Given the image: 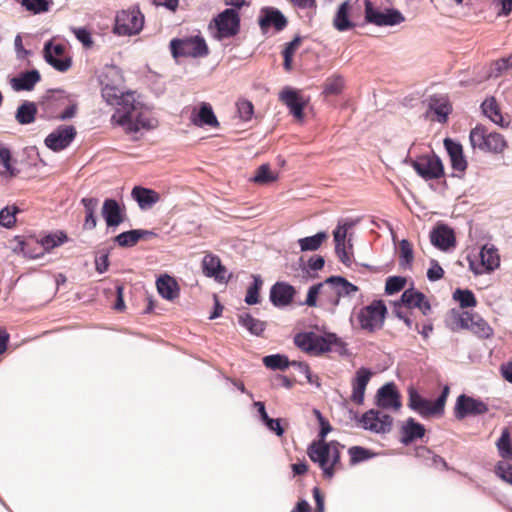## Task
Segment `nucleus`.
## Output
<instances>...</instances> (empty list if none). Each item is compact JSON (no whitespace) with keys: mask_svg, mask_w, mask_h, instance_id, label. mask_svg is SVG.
Instances as JSON below:
<instances>
[{"mask_svg":"<svg viewBox=\"0 0 512 512\" xmlns=\"http://www.w3.org/2000/svg\"><path fill=\"white\" fill-rule=\"evenodd\" d=\"M39 118L51 120H69L75 117L78 103L64 89H48L39 99Z\"/></svg>","mask_w":512,"mask_h":512,"instance_id":"1","label":"nucleus"},{"mask_svg":"<svg viewBox=\"0 0 512 512\" xmlns=\"http://www.w3.org/2000/svg\"><path fill=\"white\" fill-rule=\"evenodd\" d=\"M343 448L344 445L337 440H331L320 445L309 444L307 455L313 463L319 466L323 478L330 480L337 471L344 469L341 461V450Z\"/></svg>","mask_w":512,"mask_h":512,"instance_id":"2","label":"nucleus"},{"mask_svg":"<svg viewBox=\"0 0 512 512\" xmlns=\"http://www.w3.org/2000/svg\"><path fill=\"white\" fill-rule=\"evenodd\" d=\"M343 448L344 445L337 440H331L320 445L309 444L307 455L313 463L319 466L323 478L330 480L337 471L344 469L341 461V450Z\"/></svg>","mask_w":512,"mask_h":512,"instance_id":"3","label":"nucleus"},{"mask_svg":"<svg viewBox=\"0 0 512 512\" xmlns=\"http://www.w3.org/2000/svg\"><path fill=\"white\" fill-rule=\"evenodd\" d=\"M408 403L409 409L420 415L422 418H429L443 415L445 412L446 400L448 398V383L442 386L439 396L430 400L413 386L408 387Z\"/></svg>","mask_w":512,"mask_h":512,"instance_id":"4","label":"nucleus"},{"mask_svg":"<svg viewBox=\"0 0 512 512\" xmlns=\"http://www.w3.org/2000/svg\"><path fill=\"white\" fill-rule=\"evenodd\" d=\"M470 145L473 149L482 152L500 154L507 148V141L504 136L495 131H489L482 124H477L469 134Z\"/></svg>","mask_w":512,"mask_h":512,"instance_id":"5","label":"nucleus"},{"mask_svg":"<svg viewBox=\"0 0 512 512\" xmlns=\"http://www.w3.org/2000/svg\"><path fill=\"white\" fill-rule=\"evenodd\" d=\"M452 330H468L481 339L493 336V328L478 313L472 311L452 310Z\"/></svg>","mask_w":512,"mask_h":512,"instance_id":"6","label":"nucleus"},{"mask_svg":"<svg viewBox=\"0 0 512 512\" xmlns=\"http://www.w3.org/2000/svg\"><path fill=\"white\" fill-rule=\"evenodd\" d=\"M169 48L174 59L181 57L202 58L209 54V48L204 37L198 33L170 40Z\"/></svg>","mask_w":512,"mask_h":512,"instance_id":"7","label":"nucleus"},{"mask_svg":"<svg viewBox=\"0 0 512 512\" xmlns=\"http://www.w3.org/2000/svg\"><path fill=\"white\" fill-rule=\"evenodd\" d=\"M208 27L218 41L235 37L241 29L240 13L235 9H224L212 18Z\"/></svg>","mask_w":512,"mask_h":512,"instance_id":"8","label":"nucleus"},{"mask_svg":"<svg viewBox=\"0 0 512 512\" xmlns=\"http://www.w3.org/2000/svg\"><path fill=\"white\" fill-rule=\"evenodd\" d=\"M387 314L388 309L385 302L382 299H376L360 309L357 319L361 329L374 333L382 329Z\"/></svg>","mask_w":512,"mask_h":512,"instance_id":"9","label":"nucleus"},{"mask_svg":"<svg viewBox=\"0 0 512 512\" xmlns=\"http://www.w3.org/2000/svg\"><path fill=\"white\" fill-rule=\"evenodd\" d=\"M144 26V15L138 6L122 10L115 16L113 33L119 36L139 34Z\"/></svg>","mask_w":512,"mask_h":512,"instance_id":"10","label":"nucleus"},{"mask_svg":"<svg viewBox=\"0 0 512 512\" xmlns=\"http://www.w3.org/2000/svg\"><path fill=\"white\" fill-rule=\"evenodd\" d=\"M293 342L298 349L312 356L331 352L328 332L317 334L313 331H301L295 334Z\"/></svg>","mask_w":512,"mask_h":512,"instance_id":"11","label":"nucleus"},{"mask_svg":"<svg viewBox=\"0 0 512 512\" xmlns=\"http://www.w3.org/2000/svg\"><path fill=\"white\" fill-rule=\"evenodd\" d=\"M101 216L105 221L107 233H113L127 219L126 207L115 198H106L101 208Z\"/></svg>","mask_w":512,"mask_h":512,"instance_id":"12","label":"nucleus"},{"mask_svg":"<svg viewBox=\"0 0 512 512\" xmlns=\"http://www.w3.org/2000/svg\"><path fill=\"white\" fill-rule=\"evenodd\" d=\"M65 45L55 43L53 39L45 42L43 47V58L47 64L59 72H66L72 66V58L64 56Z\"/></svg>","mask_w":512,"mask_h":512,"instance_id":"13","label":"nucleus"},{"mask_svg":"<svg viewBox=\"0 0 512 512\" xmlns=\"http://www.w3.org/2000/svg\"><path fill=\"white\" fill-rule=\"evenodd\" d=\"M412 167L425 180L437 179L445 174L443 162L435 153L413 160Z\"/></svg>","mask_w":512,"mask_h":512,"instance_id":"14","label":"nucleus"},{"mask_svg":"<svg viewBox=\"0 0 512 512\" xmlns=\"http://www.w3.org/2000/svg\"><path fill=\"white\" fill-rule=\"evenodd\" d=\"M258 25L263 34H266L270 28L279 33L287 27L288 19L278 8L264 6L260 9Z\"/></svg>","mask_w":512,"mask_h":512,"instance_id":"15","label":"nucleus"},{"mask_svg":"<svg viewBox=\"0 0 512 512\" xmlns=\"http://www.w3.org/2000/svg\"><path fill=\"white\" fill-rule=\"evenodd\" d=\"M76 136L77 131L73 125H59L46 136L44 144L51 151L60 152L70 146Z\"/></svg>","mask_w":512,"mask_h":512,"instance_id":"16","label":"nucleus"},{"mask_svg":"<svg viewBox=\"0 0 512 512\" xmlns=\"http://www.w3.org/2000/svg\"><path fill=\"white\" fill-rule=\"evenodd\" d=\"M296 294L297 290L292 284L277 281L270 288L269 301L275 308L282 309L293 303Z\"/></svg>","mask_w":512,"mask_h":512,"instance_id":"17","label":"nucleus"},{"mask_svg":"<svg viewBox=\"0 0 512 512\" xmlns=\"http://www.w3.org/2000/svg\"><path fill=\"white\" fill-rule=\"evenodd\" d=\"M487 411L488 406L486 403L465 394H462L457 398L454 407V415L459 420H462L467 416L482 415Z\"/></svg>","mask_w":512,"mask_h":512,"instance_id":"18","label":"nucleus"},{"mask_svg":"<svg viewBox=\"0 0 512 512\" xmlns=\"http://www.w3.org/2000/svg\"><path fill=\"white\" fill-rule=\"evenodd\" d=\"M112 120H116V123L125 127L127 133H137L141 129L150 130L153 128L151 120L145 117L142 113H138L135 118L133 114L130 115L129 111L117 110L112 116Z\"/></svg>","mask_w":512,"mask_h":512,"instance_id":"19","label":"nucleus"},{"mask_svg":"<svg viewBox=\"0 0 512 512\" xmlns=\"http://www.w3.org/2000/svg\"><path fill=\"white\" fill-rule=\"evenodd\" d=\"M279 99L287 106L290 114L299 121L304 119V109L308 103L298 90L292 87H285L279 93Z\"/></svg>","mask_w":512,"mask_h":512,"instance_id":"20","label":"nucleus"},{"mask_svg":"<svg viewBox=\"0 0 512 512\" xmlns=\"http://www.w3.org/2000/svg\"><path fill=\"white\" fill-rule=\"evenodd\" d=\"M358 0L352 2V0L343 1L337 8L333 18V27L338 32H346L356 27H363V24L352 19L353 6Z\"/></svg>","mask_w":512,"mask_h":512,"instance_id":"21","label":"nucleus"},{"mask_svg":"<svg viewBox=\"0 0 512 512\" xmlns=\"http://www.w3.org/2000/svg\"><path fill=\"white\" fill-rule=\"evenodd\" d=\"M375 404L382 409H400L401 395L394 382H387L377 390Z\"/></svg>","mask_w":512,"mask_h":512,"instance_id":"22","label":"nucleus"},{"mask_svg":"<svg viewBox=\"0 0 512 512\" xmlns=\"http://www.w3.org/2000/svg\"><path fill=\"white\" fill-rule=\"evenodd\" d=\"M479 258V263L469 260L470 268L476 275L493 271L500 264L499 255L494 248L484 246L479 253Z\"/></svg>","mask_w":512,"mask_h":512,"instance_id":"23","label":"nucleus"},{"mask_svg":"<svg viewBox=\"0 0 512 512\" xmlns=\"http://www.w3.org/2000/svg\"><path fill=\"white\" fill-rule=\"evenodd\" d=\"M41 74L38 69L21 71L9 79V84L15 92L32 91L41 81Z\"/></svg>","mask_w":512,"mask_h":512,"instance_id":"24","label":"nucleus"},{"mask_svg":"<svg viewBox=\"0 0 512 512\" xmlns=\"http://www.w3.org/2000/svg\"><path fill=\"white\" fill-rule=\"evenodd\" d=\"M372 377V371L366 367H360L356 373L355 377L352 380V395L351 400L357 404L361 405L364 402L365 390L366 387Z\"/></svg>","mask_w":512,"mask_h":512,"instance_id":"25","label":"nucleus"},{"mask_svg":"<svg viewBox=\"0 0 512 512\" xmlns=\"http://www.w3.org/2000/svg\"><path fill=\"white\" fill-rule=\"evenodd\" d=\"M202 271L206 277L222 282L225 280L227 270L217 255L209 253L202 259Z\"/></svg>","mask_w":512,"mask_h":512,"instance_id":"26","label":"nucleus"},{"mask_svg":"<svg viewBox=\"0 0 512 512\" xmlns=\"http://www.w3.org/2000/svg\"><path fill=\"white\" fill-rule=\"evenodd\" d=\"M131 197L141 210L150 209L160 200V194L157 191L143 186L133 187Z\"/></svg>","mask_w":512,"mask_h":512,"instance_id":"27","label":"nucleus"},{"mask_svg":"<svg viewBox=\"0 0 512 512\" xmlns=\"http://www.w3.org/2000/svg\"><path fill=\"white\" fill-rule=\"evenodd\" d=\"M324 283H327V286L333 288L340 300L345 297H351L359 291L357 285L351 283L341 275H331L324 280Z\"/></svg>","mask_w":512,"mask_h":512,"instance_id":"28","label":"nucleus"},{"mask_svg":"<svg viewBox=\"0 0 512 512\" xmlns=\"http://www.w3.org/2000/svg\"><path fill=\"white\" fill-rule=\"evenodd\" d=\"M190 120L197 127H218L219 122L213 111L212 106L207 102H202L198 111H193Z\"/></svg>","mask_w":512,"mask_h":512,"instance_id":"29","label":"nucleus"},{"mask_svg":"<svg viewBox=\"0 0 512 512\" xmlns=\"http://www.w3.org/2000/svg\"><path fill=\"white\" fill-rule=\"evenodd\" d=\"M156 286L159 295L168 301L179 297L180 286L176 279L168 274H162L156 279Z\"/></svg>","mask_w":512,"mask_h":512,"instance_id":"30","label":"nucleus"},{"mask_svg":"<svg viewBox=\"0 0 512 512\" xmlns=\"http://www.w3.org/2000/svg\"><path fill=\"white\" fill-rule=\"evenodd\" d=\"M426 429L423 424L417 422L414 418L409 417L405 424L401 427L400 442L404 445H410L417 439H421L425 435Z\"/></svg>","mask_w":512,"mask_h":512,"instance_id":"31","label":"nucleus"},{"mask_svg":"<svg viewBox=\"0 0 512 512\" xmlns=\"http://www.w3.org/2000/svg\"><path fill=\"white\" fill-rule=\"evenodd\" d=\"M39 111V101L36 103L29 100H23L15 111V120L20 125L32 124L35 122Z\"/></svg>","mask_w":512,"mask_h":512,"instance_id":"32","label":"nucleus"},{"mask_svg":"<svg viewBox=\"0 0 512 512\" xmlns=\"http://www.w3.org/2000/svg\"><path fill=\"white\" fill-rule=\"evenodd\" d=\"M426 117L439 123L448 122V100L442 102L437 95H432L429 99Z\"/></svg>","mask_w":512,"mask_h":512,"instance_id":"33","label":"nucleus"},{"mask_svg":"<svg viewBox=\"0 0 512 512\" xmlns=\"http://www.w3.org/2000/svg\"><path fill=\"white\" fill-rule=\"evenodd\" d=\"M80 203L85 211L83 229L87 231L95 229L98 222L96 211L99 206V199L97 197H83Z\"/></svg>","mask_w":512,"mask_h":512,"instance_id":"34","label":"nucleus"},{"mask_svg":"<svg viewBox=\"0 0 512 512\" xmlns=\"http://www.w3.org/2000/svg\"><path fill=\"white\" fill-rule=\"evenodd\" d=\"M237 318L238 324L253 336L260 337L266 330L267 323L253 317L249 312L240 313Z\"/></svg>","mask_w":512,"mask_h":512,"instance_id":"35","label":"nucleus"},{"mask_svg":"<svg viewBox=\"0 0 512 512\" xmlns=\"http://www.w3.org/2000/svg\"><path fill=\"white\" fill-rule=\"evenodd\" d=\"M429 238L435 248L448 252V223L438 221L430 231Z\"/></svg>","mask_w":512,"mask_h":512,"instance_id":"36","label":"nucleus"},{"mask_svg":"<svg viewBox=\"0 0 512 512\" xmlns=\"http://www.w3.org/2000/svg\"><path fill=\"white\" fill-rule=\"evenodd\" d=\"M68 241V235L66 232L62 230H58L56 232H50L42 236L38 243L43 254L45 252H49L52 249L61 246L62 244Z\"/></svg>","mask_w":512,"mask_h":512,"instance_id":"37","label":"nucleus"},{"mask_svg":"<svg viewBox=\"0 0 512 512\" xmlns=\"http://www.w3.org/2000/svg\"><path fill=\"white\" fill-rule=\"evenodd\" d=\"M450 163L453 170L460 173L457 174L458 177H461L468 166L462 145L452 140H450Z\"/></svg>","mask_w":512,"mask_h":512,"instance_id":"38","label":"nucleus"},{"mask_svg":"<svg viewBox=\"0 0 512 512\" xmlns=\"http://www.w3.org/2000/svg\"><path fill=\"white\" fill-rule=\"evenodd\" d=\"M483 114L488 117L493 123L505 127L507 124L504 122L499 104L494 97L487 98L481 105Z\"/></svg>","mask_w":512,"mask_h":512,"instance_id":"39","label":"nucleus"},{"mask_svg":"<svg viewBox=\"0 0 512 512\" xmlns=\"http://www.w3.org/2000/svg\"><path fill=\"white\" fill-rule=\"evenodd\" d=\"M425 297L426 295L423 292L412 285L403 291L400 299L396 300V305H403L409 309L418 308Z\"/></svg>","mask_w":512,"mask_h":512,"instance_id":"40","label":"nucleus"},{"mask_svg":"<svg viewBox=\"0 0 512 512\" xmlns=\"http://www.w3.org/2000/svg\"><path fill=\"white\" fill-rule=\"evenodd\" d=\"M327 239L328 233L326 231H319L312 236L299 238L297 243L301 252H313L317 251Z\"/></svg>","mask_w":512,"mask_h":512,"instance_id":"41","label":"nucleus"},{"mask_svg":"<svg viewBox=\"0 0 512 512\" xmlns=\"http://www.w3.org/2000/svg\"><path fill=\"white\" fill-rule=\"evenodd\" d=\"M340 302L341 300L337 296L336 292L332 287H329L327 289H323L322 296L319 300V307L323 311L331 315H335Z\"/></svg>","mask_w":512,"mask_h":512,"instance_id":"42","label":"nucleus"},{"mask_svg":"<svg viewBox=\"0 0 512 512\" xmlns=\"http://www.w3.org/2000/svg\"><path fill=\"white\" fill-rule=\"evenodd\" d=\"M252 283L248 286L244 302L247 305H257L260 303V291L263 286V279L259 274H252Z\"/></svg>","mask_w":512,"mask_h":512,"instance_id":"43","label":"nucleus"},{"mask_svg":"<svg viewBox=\"0 0 512 512\" xmlns=\"http://www.w3.org/2000/svg\"><path fill=\"white\" fill-rule=\"evenodd\" d=\"M13 240L17 243L16 246L12 248V251L15 254H22L24 257L30 258V259H38L43 256V251H41L38 243H36V248L38 250L36 252V251H29V245H31L30 240L24 239L20 235H16Z\"/></svg>","mask_w":512,"mask_h":512,"instance_id":"44","label":"nucleus"},{"mask_svg":"<svg viewBox=\"0 0 512 512\" xmlns=\"http://www.w3.org/2000/svg\"><path fill=\"white\" fill-rule=\"evenodd\" d=\"M405 21L402 12L396 8L390 7L383 9L380 19L376 26H395Z\"/></svg>","mask_w":512,"mask_h":512,"instance_id":"45","label":"nucleus"},{"mask_svg":"<svg viewBox=\"0 0 512 512\" xmlns=\"http://www.w3.org/2000/svg\"><path fill=\"white\" fill-rule=\"evenodd\" d=\"M20 5L33 15L46 13L53 5V0H16Z\"/></svg>","mask_w":512,"mask_h":512,"instance_id":"46","label":"nucleus"},{"mask_svg":"<svg viewBox=\"0 0 512 512\" xmlns=\"http://www.w3.org/2000/svg\"><path fill=\"white\" fill-rule=\"evenodd\" d=\"M262 361L266 368L271 369L273 371H283L290 366V360L288 356H286L285 354L277 353L266 355L263 357Z\"/></svg>","mask_w":512,"mask_h":512,"instance_id":"47","label":"nucleus"},{"mask_svg":"<svg viewBox=\"0 0 512 512\" xmlns=\"http://www.w3.org/2000/svg\"><path fill=\"white\" fill-rule=\"evenodd\" d=\"M452 297L461 309L474 308L478 303L474 293L469 289L458 288L453 292Z\"/></svg>","mask_w":512,"mask_h":512,"instance_id":"48","label":"nucleus"},{"mask_svg":"<svg viewBox=\"0 0 512 512\" xmlns=\"http://www.w3.org/2000/svg\"><path fill=\"white\" fill-rule=\"evenodd\" d=\"M21 212V209L13 204L7 205L0 210V226L11 229L15 226L17 219L16 215Z\"/></svg>","mask_w":512,"mask_h":512,"instance_id":"49","label":"nucleus"},{"mask_svg":"<svg viewBox=\"0 0 512 512\" xmlns=\"http://www.w3.org/2000/svg\"><path fill=\"white\" fill-rule=\"evenodd\" d=\"M350 456V464L356 465L367 460H370L376 456V453L369 448L362 446H352L348 449Z\"/></svg>","mask_w":512,"mask_h":512,"instance_id":"50","label":"nucleus"},{"mask_svg":"<svg viewBox=\"0 0 512 512\" xmlns=\"http://www.w3.org/2000/svg\"><path fill=\"white\" fill-rule=\"evenodd\" d=\"M399 265L404 269L412 267L414 251L411 243L407 239H402L399 243Z\"/></svg>","mask_w":512,"mask_h":512,"instance_id":"51","label":"nucleus"},{"mask_svg":"<svg viewBox=\"0 0 512 512\" xmlns=\"http://www.w3.org/2000/svg\"><path fill=\"white\" fill-rule=\"evenodd\" d=\"M113 242L121 248L134 247L138 242V234L136 229H130L119 233L113 239Z\"/></svg>","mask_w":512,"mask_h":512,"instance_id":"52","label":"nucleus"},{"mask_svg":"<svg viewBox=\"0 0 512 512\" xmlns=\"http://www.w3.org/2000/svg\"><path fill=\"white\" fill-rule=\"evenodd\" d=\"M382 11L383 10L375 6L371 0H364V20L360 22V24H363V27L366 24L377 25Z\"/></svg>","mask_w":512,"mask_h":512,"instance_id":"53","label":"nucleus"},{"mask_svg":"<svg viewBox=\"0 0 512 512\" xmlns=\"http://www.w3.org/2000/svg\"><path fill=\"white\" fill-rule=\"evenodd\" d=\"M324 286H327V283L324 281L311 285L308 288L306 298L303 302H300V305H305L307 307H319V295L322 296V291Z\"/></svg>","mask_w":512,"mask_h":512,"instance_id":"54","label":"nucleus"},{"mask_svg":"<svg viewBox=\"0 0 512 512\" xmlns=\"http://www.w3.org/2000/svg\"><path fill=\"white\" fill-rule=\"evenodd\" d=\"M418 455L424 458L425 464L427 466L435 467L436 469L446 470L448 469V464L444 458L439 455L434 454L431 450L423 448L418 451Z\"/></svg>","mask_w":512,"mask_h":512,"instance_id":"55","label":"nucleus"},{"mask_svg":"<svg viewBox=\"0 0 512 512\" xmlns=\"http://www.w3.org/2000/svg\"><path fill=\"white\" fill-rule=\"evenodd\" d=\"M496 446L498 448L499 455L503 459H512V444L510 432L507 428L502 430L501 436L498 439Z\"/></svg>","mask_w":512,"mask_h":512,"instance_id":"56","label":"nucleus"},{"mask_svg":"<svg viewBox=\"0 0 512 512\" xmlns=\"http://www.w3.org/2000/svg\"><path fill=\"white\" fill-rule=\"evenodd\" d=\"M278 179V174H274L271 172L270 165L268 163H264L260 165L255 175L251 178V180L258 184H268L274 182Z\"/></svg>","mask_w":512,"mask_h":512,"instance_id":"57","label":"nucleus"},{"mask_svg":"<svg viewBox=\"0 0 512 512\" xmlns=\"http://www.w3.org/2000/svg\"><path fill=\"white\" fill-rule=\"evenodd\" d=\"M406 283H407V279L404 276H398V275L389 276L385 282V288H384L385 294L386 295H394V294L402 291L405 288Z\"/></svg>","mask_w":512,"mask_h":512,"instance_id":"58","label":"nucleus"},{"mask_svg":"<svg viewBox=\"0 0 512 512\" xmlns=\"http://www.w3.org/2000/svg\"><path fill=\"white\" fill-rule=\"evenodd\" d=\"M0 163L5 168L9 177L13 178L19 174V170L12 165V154L8 147L0 144Z\"/></svg>","mask_w":512,"mask_h":512,"instance_id":"59","label":"nucleus"},{"mask_svg":"<svg viewBox=\"0 0 512 512\" xmlns=\"http://www.w3.org/2000/svg\"><path fill=\"white\" fill-rule=\"evenodd\" d=\"M393 418L389 414H384L379 411L378 420L376 425L370 426L371 432L377 434L389 433L392 429Z\"/></svg>","mask_w":512,"mask_h":512,"instance_id":"60","label":"nucleus"},{"mask_svg":"<svg viewBox=\"0 0 512 512\" xmlns=\"http://www.w3.org/2000/svg\"><path fill=\"white\" fill-rule=\"evenodd\" d=\"M350 413L354 415L355 419H358L359 423L361 424L362 428L364 430L371 431L370 426L376 425V422L378 420L379 410L377 409H369L368 411L364 412L360 418L357 417V413L353 410H350Z\"/></svg>","mask_w":512,"mask_h":512,"instance_id":"61","label":"nucleus"},{"mask_svg":"<svg viewBox=\"0 0 512 512\" xmlns=\"http://www.w3.org/2000/svg\"><path fill=\"white\" fill-rule=\"evenodd\" d=\"M329 337V347L332 349L334 346V351L338 353V355L342 357H349L351 356V353L349 349L347 348V343L342 340L336 333L334 332H328Z\"/></svg>","mask_w":512,"mask_h":512,"instance_id":"62","label":"nucleus"},{"mask_svg":"<svg viewBox=\"0 0 512 512\" xmlns=\"http://www.w3.org/2000/svg\"><path fill=\"white\" fill-rule=\"evenodd\" d=\"M110 249H101L96 253L95 256V270L99 274H104L107 272L110 262H109Z\"/></svg>","mask_w":512,"mask_h":512,"instance_id":"63","label":"nucleus"},{"mask_svg":"<svg viewBox=\"0 0 512 512\" xmlns=\"http://www.w3.org/2000/svg\"><path fill=\"white\" fill-rule=\"evenodd\" d=\"M495 474L503 481L512 485V464L499 461L495 466Z\"/></svg>","mask_w":512,"mask_h":512,"instance_id":"64","label":"nucleus"}]
</instances>
